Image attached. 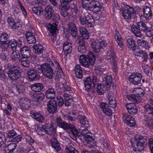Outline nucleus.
Returning <instances> with one entry per match:
<instances>
[{"instance_id": "53", "label": "nucleus", "mask_w": 153, "mask_h": 153, "mask_svg": "<svg viewBox=\"0 0 153 153\" xmlns=\"http://www.w3.org/2000/svg\"><path fill=\"white\" fill-rule=\"evenodd\" d=\"M53 100H57L59 106H61L63 105L64 103V101L63 99L61 97V96H54L53 97Z\"/></svg>"}, {"instance_id": "62", "label": "nucleus", "mask_w": 153, "mask_h": 153, "mask_svg": "<svg viewBox=\"0 0 153 153\" xmlns=\"http://www.w3.org/2000/svg\"><path fill=\"white\" fill-rule=\"evenodd\" d=\"M69 47H70V48H72V45L71 43L69 42L65 41L64 42L63 46V49L69 48Z\"/></svg>"}, {"instance_id": "51", "label": "nucleus", "mask_w": 153, "mask_h": 153, "mask_svg": "<svg viewBox=\"0 0 153 153\" xmlns=\"http://www.w3.org/2000/svg\"><path fill=\"white\" fill-rule=\"evenodd\" d=\"M108 98L111 106L114 108L115 107L117 104L116 99L114 96H108Z\"/></svg>"}, {"instance_id": "32", "label": "nucleus", "mask_w": 153, "mask_h": 153, "mask_svg": "<svg viewBox=\"0 0 153 153\" xmlns=\"http://www.w3.org/2000/svg\"><path fill=\"white\" fill-rule=\"evenodd\" d=\"M17 5L20 9V12H22V15L25 17H27L28 15L25 5L24 4L22 3L19 0H17Z\"/></svg>"}, {"instance_id": "13", "label": "nucleus", "mask_w": 153, "mask_h": 153, "mask_svg": "<svg viewBox=\"0 0 153 153\" xmlns=\"http://www.w3.org/2000/svg\"><path fill=\"white\" fill-rule=\"evenodd\" d=\"M63 127L64 129L70 131L71 132L70 134V137L74 140L76 138V136H78L79 134V131L76 128L75 126L73 125L69 124L64 125Z\"/></svg>"}, {"instance_id": "17", "label": "nucleus", "mask_w": 153, "mask_h": 153, "mask_svg": "<svg viewBox=\"0 0 153 153\" xmlns=\"http://www.w3.org/2000/svg\"><path fill=\"white\" fill-rule=\"evenodd\" d=\"M102 5L98 1L92 0L89 7V10H92L94 13L99 12L101 9Z\"/></svg>"}, {"instance_id": "14", "label": "nucleus", "mask_w": 153, "mask_h": 153, "mask_svg": "<svg viewBox=\"0 0 153 153\" xmlns=\"http://www.w3.org/2000/svg\"><path fill=\"white\" fill-rule=\"evenodd\" d=\"M107 43L105 41L102 40L98 42L96 41H93L91 43V46L93 51L96 53L100 51L101 49H104L106 47Z\"/></svg>"}, {"instance_id": "31", "label": "nucleus", "mask_w": 153, "mask_h": 153, "mask_svg": "<svg viewBox=\"0 0 153 153\" xmlns=\"http://www.w3.org/2000/svg\"><path fill=\"white\" fill-rule=\"evenodd\" d=\"M103 81L107 86V89H110L112 82V77L111 75H107L103 77Z\"/></svg>"}, {"instance_id": "10", "label": "nucleus", "mask_w": 153, "mask_h": 153, "mask_svg": "<svg viewBox=\"0 0 153 153\" xmlns=\"http://www.w3.org/2000/svg\"><path fill=\"white\" fill-rule=\"evenodd\" d=\"M10 56L9 55L8 49L6 46L3 45L0 46V59L2 61L6 63L10 60Z\"/></svg>"}, {"instance_id": "55", "label": "nucleus", "mask_w": 153, "mask_h": 153, "mask_svg": "<svg viewBox=\"0 0 153 153\" xmlns=\"http://www.w3.org/2000/svg\"><path fill=\"white\" fill-rule=\"evenodd\" d=\"M65 100V105L68 106L74 101L72 96H64Z\"/></svg>"}, {"instance_id": "59", "label": "nucleus", "mask_w": 153, "mask_h": 153, "mask_svg": "<svg viewBox=\"0 0 153 153\" xmlns=\"http://www.w3.org/2000/svg\"><path fill=\"white\" fill-rule=\"evenodd\" d=\"M71 12L74 16H76L77 14V13L79 12V10L77 6L75 4H74L73 7L71 9Z\"/></svg>"}, {"instance_id": "23", "label": "nucleus", "mask_w": 153, "mask_h": 153, "mask_svg": "<svg viewBox=\"0 0 153 153\" xmlns=\"http://www.w3.org/2000/svg\"><path fill=\"white\" fill-rule=\"evenodd\" d=\"M85 18L87 22L88 28L93 27L94 23V20L92 15L87 12L85 14Z\"/></svg>"}, {"instance_id": "43", "label": "nucleus", "mask_w": 153, "mask_h": 153, "mask_svg": "<svg viewBox=\"0 0 153 153\" xmlns=\"http://www.w3.org/2000/svg\"><path fill=\"white\" fill-rule=\"evenodd\" d=\"M31 102L30 100L27 99H22L19 101V104L22 106V107L25 108L26 109L31 106Z\"/></svg>"}, {"instance_id": "45", "label": "nucleus", "mask_w": 153, "mask_h": 153, "mask_svg": "<svg viewBox=\"0 0 153 153\" xmlns=\"http://www.w3.org/2000/svg\"><path fill=\"white\" fill-rule=\"evenodd\" d=\"M43 9L42 7H33L32 8V13L37 15H42L43 14Z\"/></svg>"}, {"instance_id": "34", "label": "nucleus", "mask_w": 153, "mask_h": 153, "mask_svg": "<svg viewBox=\"0 0 153 153\" xmlns=\"http://www.w3.org/2000/svg\"><path fill=\"white\" fill-rule=\"evenodd\" d=\"M79 31L82 38L79 39H83V40L85 41V40L88 39L89 33L85 28L80 27Z\"/></svg>"}, {"instance_id": "24", "label": "nucleus", "mask_w": 153, "mask_h": 153, "mask_svg": "<svg viewBox=\"0 0 153 153\" xmlns=\"http://www.w3.org/2000/svg\"><path fill=\"white\" fill-rule=\"evenodd\" d=\"M33 48L34 52L38 55L42 54L45 50L44 46L39 43L34 45Z\"/></svg>"}, {"instance_id": "6", "label": "nucleus", "mask_w": 153, "mask_h": 153, "mask_svg": "<svg viewBox=\"0 0 153 153\" xmlns=\"http://www.w3.org/2000/svg\"><path fill=\"white\" fill-rule=\"evenodd\" d=\"M139 6L136 7L134 8L128 5H126L125 7L123 8L122 15L125 19H132L134 17V14L139 10Z\"/></svg>"}, {"instance_id": "25", "label": "nucleus", "mask_w": 153, "mask_h": 153, "mask_svg": "<svg viewBox=\"0 0 153 153\" xmlns=\"http://www.w3.org/2000/svg\"><path fill=\"white\" fill-rule=\"evenodd\" d=\"M68 31L71 35L74 37H75L77 34V29L75 24L74 23L70 22L68 25Z\"/></svg>"}, {"instance_id": "37", "label": "nucleus", "mask_w": 153, "mask_h": 153, "mask_svg": "<svg viewBox=\"0 0 153 153\" xmlns=\"http://www.w3.org/2000/svg\"><path fill=\"white\" fill-rule=\"evenodd\" d=\"M11 58L13 61L16 62H19L23 59L22 56H21L19 51H18L13 52L11 55Z\"/></svg>"}, {"instance_id": "21", "label": "nucleus", "mask_w": 153, "mask_h": 153, "mask_svg": "<svg viewBox=\"0 0 153 153\" xmlns=\"http://www.w3.org/2000/svg\"><path fill=\"white\" fill-rule=\"evenodd\" d=\"M10 37L9 35L6 32H3L0 33V46L2 45L6 46Z\"/></svg>"}, {"instance_id": "36", "label": "nucleus", "mask_w": 153, "mask_h": 153, "mask_svg": "<svg viewBox=\"0 0 153 153\" xmlns=\"http://www.w3.org/2000/svg\"><path fill=\"white\" fill-rule=\"evenodd\" d=\"M85 41L83 39H79L78 47V51L81 53H85L87 51L86 46L85 45Z\"/></svg>"}, {"instance_id": "9", "label": "nucleus", "mask_w": 153, "mask_h": 153, "mask_svg": "<svg viewBox=\"0 0 153 153\" xmlns=\"http://www.w3.org/2000/svg\"><path fill=\"white\" fill-rule=\"evenodd\" d=\"M23 46L22 41L20 39H18L17 40L13 39L10 40H9L7 42L6 46L7 48L11 51L15 50L18 47L20 48Z\"/></svg>"}, {"instance_id": "40", "label": "nucleus", "mask_w": 153, "mask_h": 153, "mask_svg": "<svg viewBox=\"0 0 153 153\" xmlns=\"http://www.w3.org/2000/svg\"><path fill=\"white\" fill-rule=\"evenodd\" d=\"M78 115L79 117V119L81 124L85 126H88V125L89 122L87 118L85 117L83 113L81 112H79L78 113Z\"/></svg>"}, {"instance_id": "4", "label": "nucleus", "mask_w": 153, "mask_h": 153, "mask_svg": "<svg viewBox=\"0 0 153 153\" xmlns=\"http://www.w3.org/2000/svg\"><path fill=\"white\" fill-rule=\"evenodd\" d=\"M132 145L135 146L137 151L141 152L144 150L145 145L147 143V140L140 134H137L134 138H132L131 140Z\"/></svg>"}, {"instance_id": "2", "label": "nucleus", "mask_w": 153, "mask_h": 153, "mask_svg": "<svg viewBox=\"0 0 153 153\" xmlns=\"http://www.w3.org/2000/svg\"><path fill=\"white\" fill-rule=\"evenodd\" d=\"M79 60L82 65L85 67L89 68L94 64L96 60V56L93 52L90 51L87 55H80Z\"/></svg>"}, {"instance_id": "1", "label": "nucleus", "mask_w": 153, "mask_h": 153, "mask_svg": "<svg viewBox=\"0 0 153 153\" xmlns=\"http://www.w3.org/2000/svg\"><path fill=\"white\" fill-rule=\"evenodd\" d=\"M47 62L40 65V69L44 76L49 79L53 78L54 71L61 76L63 75L62 68L61 67L58 61L55 59L52 61L50 59H47Z\"/></svg>"}, {"instance_id": "15", "label": "nucleus", "mask_w": 153, "mask_h": 153, "mask_svg": "<svg viewBox=\"0 0 153 153\" xmlns=\"http://www.w3.org/2000/svg\"><path fill=\"white\" fill-rule=\"evenodd\" d=\"M135 52H133L134 55L140 58L142 60L143 62H147L148 59V55L146 51L137 49Z\"/></svg>"}, {"instance_id": "20", "label": "nucleus", "mask_w": 153, "mask_h": 153, "mask_svg": "<svg viewBox=\"0 0 153 153\" xmlns=\"http://www.w3.org/2000/svg\"><path fill=\"white\" fill-rule=\"evenodd\" d=\"M123 119L124 122L129 126L133 127L136 124L134 119L130 115H125L123 117Z\"/></svg>"}, {"instance_id": "47", "label": "nucleus", "mask_w": 153, "mask_h": 153, "mask_svg": "<svg viewBox=\"0 0 153 153\" xmlns=\"http://www.w3.org/2000/svg\"><path fill=\"white\" fill-rule=\"evenodd\" d=\"M16 146V144L10 143L5 148L6 153H13Z\"/></svg>"}, {"instance_id": "60", "label": "nucleus", "mask_w": 153, "mask_h": 153, "mask_svg": "<svg viewBox=\"0 0 153 153\" xmlns=\"http://www.w3.org/2000/svg\"><path fill=\"white\" fill-rule=\"evenodd\" d=\"M56 122L58 125H59L61 127L64 129V128L63 127L64 126V125H66V124H68L66 123L63 122L61 118L59 117H58L57 118L56 120Z\"/></svg>"}, {"instance_id": "35", "label": "nucleus", "mask_w": 153, "mask_h": 153, "mask_svg": "<svg viewBox=\"0 0 153 153\" xmlns=\"http://www.w3.org/2000/svg\"><path fill=\"white\" fill-rule=\"evenodd\" d=\"M84 71V69L82 68L80 65H77L75 68L76 76L79 79H82V73Z\"/></svg>"}, {"instance_id": "44", "label": "nucleus", "mask_w": 153, "mask_h": 153, "mask_svg": "<svg viewBox=\"0 0 153 153\" xmlns=\"http://www.w3.org/2000/svg\"><path fill=\"white\" fill-rule=\"evenodd\" d=\"M43 88V85L39 83H34L31 85V89L35 92H39L41 91Z\"/></svg>"}, {"instance_id": "48", "label": "nucleus", "mask_w": 153, "mask_h": 153, "mask_svg": "<svg viewBox=\"0 0 153 153\" xmlns=\"http://www.w3.org/2000/svg\"><path fill=\"white\" fill-rule=\"evenodd\" d=\"M133 92L134 96H139L142 94L144 96L145 93L144 90L140 88H135L133 90Z\"/></svg>"}, {"instance_id": "54", "label": "nucleus", "mask_w": 153, "mask_h": 153, "mask_svg": "<svg viewBox=\"0 0 153 153\" xmlns=\"http://www.w3.org/2000/svg\"><path fill=\"white\" fill-rule=\"evenodd\" d=\"M114 35L116 42H119L120 40H122L121 36L120 33L117 30L114 31Z\"/></svg>"}, {"instance_id": "22", "label": "nucleus", "mask_w": 153, "mask_h": 153, "mask_svg": "<svg viewBox=\"0 0 153 153\" xmlns=\"http://www.w3.org/2000/svg\"><path fill=\"white\" fill-rule=\"evenodd\" d=\"M20 82L17 83L16 85L17 91L20 94H22L25 91V82H24V78L22 77L20 78Z\"/></svg>"}, {"instance_id": "61", "label": "nucleus", "mask_w": 153, "mask_h": 153, "mask_svg": "<svg viewBox=\"0 0 153 153\" xmlns=\"http://www.w3.org/2000/svg\"><path fill=\"white\" fill-rule=\"evenodd\" d=\"M47 0H37L36 3L40 7H44L47 3Z\"/></svg>"}, {"instance_id": "46", "label": "nucleus", "mask_w": 153, "mask_h": 153, "mask_svg": "<svg viewBox=\"0 0 153 153\" xmlns=\"http://www.w3.org/2000/svg\"><path fill=\"white\" fill-rule=\"evenodd\" d=\"M92 0H82V4L83 8L88 11L89 10V7Z\"/></svg>"}, {"instance_id": "5", "label": "nucleus", "mask_w": 153, "mask_h": 153, "mask_svg": "<svg viewBox=\"0 0 153 153\" xmlns=\"http://www.w3.org/2000/svg\"><path fill=\"white\" fill-rule=\"evenodd\" d=\"M22 71L20 67L18 65H16L10 68L7 73L11 81L13 82L22 77H21Z\"/></svg>"}, {"instance_id": "58", "label": "nucleus", "mask_w": 153, "mask_h": 153, "mask_svg": "<svg viewBox=\"0 0 153 153\" xmlns=\"http://www.w3.org/2000/svg\"><path fill=\"white\" fill-rule=\"evenodd\" d=\"M56 91L54 89L49 88L46 91L45 96H48L49 95H54V96H56Z\"/></svg>"}, {"instance_id": "63", "label": "nucleus", "mask_w": 153, "mask_h": 153, "mask_svg": "<svg viewBox=\"0 0 153 153\" xmlns=\"http://www.w3.org/2000/svg\"><path fill=\"white\" fill-rule=\"evenodd\" d=\"M21 64L24 67H28L30 65V62L28 59L23 60L21 61Z\"/></svg>"}, {"instance_id": "11", "label": "nucleus", "mask_w": 153, "mask_h": 153, "mask_svg": "<svg viewBox=\"0 0 153 153\" xmlns=\"http://www.w3.org/2000/svg\"><path fill=\"white\" fill-rule=\"evenodd\" d=\"M28 79L30 81H36L39 79V75L38 71L35 68H30L27 72Z\"/></svg>"}, {"instance_id": "16", "label": "nucleus", "mask_w": 153, "mask_h": 153, "mask_svg": "<svg viewBox=\"0 0 153 153\" xmlns=\"http://www.w3.org/2000/svg\"><path fill=\"white\" fill-rule=\"evenodd\" d=\"M20 53L23 59L29 58L31 55L30 48L27 46H22L20 48Z\"/></svg>"}, {"instance_id": "42", "label": "nucleus", "mask_w": 153, "mask_h": 153, "mask_svg": "<svg viewBox=\"0 0 153 153\" xmlns=\"http://www.w3.org/2000/svg\"><path fill=\"white\" fill-rule=\"evenodd\" d=\"M51 143L52 146L57 152H58L61 149L55 137H52L51 139Z\"/></svg>"}, {"instance_id": "56", "label": "nucleus", "mask_w": 153, "mask_h": 153, "mask_svg": "<svg viewBox=\"0 0 153 153\" xmlns=\"http://www.w3.org/2000/svg\"><path fill=\"white\" fill-rule=\"evenodd\" d=\"M144 108L149 114H151L153 112V107L149 104H146Z\"/></svg>"}, {"instance_id": "38", "label": "nucleus", "mask_w": 153, "mask_h": 153, "mask_svg": "<svg viewBox=\"0 0 153 153\" xmlns=\"http://www.w3.org/2000/svg\"><path fill=\"white\" fill-rule=\"evenodd\" d=\"M58 24L57 22L53 23L52 24L50 25V27H48V30L52 36H53L55 35L56 31L57 30Z\"/></svg>"}, {"instance_id": "8", "label": "nucleus", "mask_w": 153, "mask_h": 153, "mask_svg": "<svg viewBox=\"0 0 153 153\" xmlns=\"http://www.w3.org/2000/svg\"><path fill=\"white\" fill-rule=\"evenodd\" d=\"M143 78L141 74L136 71L131 73L128 78L129 81L134 85H138L140 83Z\"/></svg>"}, {"instance_id": "39", "label": "nucleus", "mask_w": 153, "mask_h": 153, "mask_svg": "<svg viewBox=\"0 0 153 153\" xmlns=\"http://www.w3.org/2000/svg\"><path fill=\"white\" fill-rule=\"evenodd\" d=\"M30 114L32 117L39 122H42L44 119L43 116L39 112H36L35 111H30Z\"/></svg>"}, {"instance_id": "26", "label": "nucleus", "mask_w": 153, "mask_h": 153, "mask_svg": "<svg viewBox=\"0 0 153 153\" xmlns=\"http://www.w3.org/2000/svg\"><path fill=\"white\" fill-rule=\"evenodd\" d=\"M127 45L128 47L131 50H132L133 53V52L137 50L136 43V42L132 38H129L127 41Z\"/></svg>"}, {"instance_id": "41", "label": "nucleus", "mask_w": 153, "mask_h": 153, "mask_svg": "<svg viewBox=\"0 0 153 153\" xmlns=\"http://www.w3.org/2000/svg\"><path fill=\"white\" fill-rule=\"evenodd\" d=\"M144 123L149 128H153V120L151 117L145 116L144 117Z\"/></svg>"}, {"instance_id": "28", "label": "nucleus", "mask_w": 153, "mask_h": 153, "mask_svg": "<svg viewBox=\"0 0 153 153\" xmlns=\"http://www.w3.org/2000/svg\"><path fill=\"white\" fill-rule=\"evenodd\" d=\"M25 36L29 43L33 44L36 42V39L35 35L32 33L28 31L26 32Z\"/></svg>"}, {"instance_id": "50", "label": "nucleus", "mask_w": 153, "mask_h": 153, "mask_svg": "<svg viewBox=\"0 0 153 153\" xmlns=\"http://www.w3.org/2000/svg\"><path fill=\"white\" fill-rule=\"evenodd\" d=\"M0 77L3 82H6L8 79V77L5 74V71L1 67H0Z\"/></svg>"}, {"instance_id": "49", "label": "nucleus", "mask_w": 153, "mask_h": 153, "mask_svg": "<svg viewBox=\"0 0 153 153\" xmlns=\"http://www.w3.org/2000/svg\"><path fill=\"white\" fill-rule=\"evenodd\" d=\"M137 42L139 46L141 47L145 48L146 49L149 48V43L147 41L144 40L142 39H138Z\"/></svg>"}, {"instance_id": "19", "label": "nucleus", "mask_w": 153, "mask_h": 153, "mask_svg": "<svg viewBox=\"0 0 153 153\" xmlns=\"http://www.w3.org/2000/svg\"><path fill=\"white\" fill-rule=\"evenodd\" d=\"M143 17L147 20H149L152 18V10L150 6H145L143 9Z\"/></svg>"}, {"instance_id": "29", "label": "nucleus", "mask_w": 153, "mask_h": 153, "mask_svg": "<svg viewBox=\"0 0 153 153\" xmlns=\"http://www.w3.org/2000/svg\"><path fill=\"white\" fill-rule=\"evenodd\" d=\"M45 9L46 18L48 19H51L53 14L54 10L50 5H47L45 7Z\"/></svg>"}, {"instance_id": "52", "label": "nucleus", "mask_w": 153, "mask_h": 153, "mask_svg": "<svg viewBox=\"0 0 153 153\" xmlns=\"http://www.w3.org/2000/svg\"><path fill=\"white\" fill-rule=\"evenodd\" d=\"M128 100L134 101L135 103H138L141 101V96H127Z\"/></svg>"}, {"instance_id": "30", "label": "nucleus", "mask_w": 153, "mask_h": 153, "mask_svg": "<svg viewBox=\"0 0 153 153\" xmlns=\"http://www.w3.org/2000/svg\"><path fill=\"white\" fill-rule=\"evenodd\" d=\"M126 108L128 112L131 114H136L137 112V108L134 103H129L127 104Z\"/></svg>"}, {"instance_id": "33", "label": "nucleus", "mask_w": 153, "mask_h": 153, "mask_svg": "<svg viewBox=\"0 0 153 153\" xmlns=\"http://www.w3.org/2000/svg\"><path fill=\"white\" fill-rule=\"evenodd\" d=\"M109 89H107V86L104 84L99 83L97 85V92L99 95H103L106 90L108 91Z\"/></svg>"}, {"instance_id": "64", "label": "nucleus", "mask_w": 153, "mask_h": 153, "mask_svg": "<svg viewBox=\"0 0 153 153\" xmlns=\"http://www.w3.org/2000/svg\"><path fill=\"white\" fill-rule=\"evenodd\" d=\"M7 20L8 23V27L10 26V25H11L13 22L15 21L14 18H13V17L11 16H9L7 17Z\"/></svg>"}, {"instance_id": "3", "label": "nucleus", "mask_w": 153, "mask_h": 153, "mask_svg": "<svg viewBox=\"0 0 153 153\" xmlns=\"http://www.w3.org/2000/svg\"><path fill=\"white\" fill-rule=\"evenodd\" d=\"M148 24L147 22L143 21L138 22L136 24H133L131 28L133 33L136 36L141 37L142 36L141 32L146 30Z\"/></svg>"}, {"instance_id": "27", "label": "nucleus", "mask_w": 153, "mask_h": 153, "mask_svg": "<svg viewBox=\"0 0 153 153\" xmlns=\"http://www.w3.org/2000/svg\"><path fill=\"white\" fill-rule=\"evenodd\" d=\"M22 26V22L20 19H18L13 22L8 28L11 29L13 31H17L21 29Z\"/></svg>"}, {"instance_id": "18", "label": "nucleus", "mask_w": 153, "mask_h": 153, "mask_svg": "<svg viewBox=\"0 0 153 153\" xmlns=\"http://www.w3.org/2000/svg\"><path fill=\"white\" fill-rule=\"evenodd\" d=\"M42 129L46 133L49 134L55 135L56 130L53 125L50 124H46L42 126Z\"/></svg>"}, {"instance_id": "12", "label": "nucleus", "mask_w": 153, "mask_h": 153, "mask_svg": "<svg viewBox=\"0 0 153 153\" xmlns=\"http://www.w3.org/2000/svg\"><path fill=\"white\" fill-rule=\"evenodd\" d=\"M48 99H50L48 104V110L51 113L53 114L57 111V102L53 100V96H46Z\"/></svg>"}, {"instance_id": "57", "label": "nucleus", "mask_w": 153, "mask_h": 153, "mask_svg": "<svg viewBox=\"0 0 153 153\" xmlns=\"http://www.w3.org/2000/svg\"><path fill=\"white\" fill-rule=\"evenodd\" d=\"M12 10L13 14L15 16H18L20 12L19 7L15 6L12 7Z\"/></svg>"}, {"instance_id": "7", "label": "nucleus", "mask_w": 153, "mask_h": 153, "mask_svg": "<svg viewBox=\"0 0 153 153\" xmlns=\"http://www.w3.org/2000/svg\"><path fill=\"white\" fill-rule=\"evenodd\" d=\"M97 77L95 76H93L92 79L90 77L84 79L83 82L85 91H87L89 94L94 92V91L92 90V83L93 87L95 88L97 84Z\"/></svg>"}]
</instances>
